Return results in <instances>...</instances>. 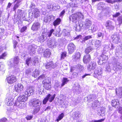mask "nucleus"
Instances as JSON below:
<instances>
[{
    "label": "nucleus",
    "mask_w": 122,
    "mask_h": 122,
    "mask_svg": "<svg viewBox=\"0 0 122 122\" xmlns=\"http://www.w3.org/2000/svg\"><path fill=\"white\" fill-rule=\"evenodd\" d=\"M26 95H22L19 96L17 99L18 101L15 103V105L20 108H23L25 106V103L28 100L29 97Z\"/></svg>",
    "instance_id": "nucleus-1"
},
{
    "label": "nucleus",
    "mask_w": 122,
    "mask_h": 122,
    "mask_svg": "<svg viewBox=\"0 0 122 122\" xmlns=\"http://www.w3.org/2000/svg\"><path fill=\"white\" fill-rule=\"evenodd\" d=\"M43 87L46 90L50 91L52 88L51 80L49 77H47L43 80L42 82Z\"/></svg>",
    "instance_id": "nucleus-2"
},
{
    "label": "nucleus",
    "mask_w": 122,
    "mask_h": 122,
    "mask_svg": "<svg viewBox=\"0 0 122 122\" xmlns=\"http://www.w3.org/2000/svg\"><path fill=\"white\" fill-rule=\"evenodd\" d=\"M35 6L34 4H31L30 6V8L31 13L34 18H37L40 15V11L39 9L37 8H33V6Z\"/></svg>",
    "instance_id": "nucleus-3"
},
{
    "label": "nucleus",
    "mask_w": 122,
    "mask_h": 122,
    "mask_svg": "<svg viewBox=\"0 0 122 122\" xmlns=\"http://www.w3.org/2000/svg\"><path fill=\"white\" fill-rule=\"evenodd\" d=\"M51 96V95L50 94H48L46 96V97L44 98L42 101L43 104H46L48 100L50 102H52L55 98L56 94H54L50 98Z\"/></svg>",
    "instance_id": "nucleus-4"
},
{
    "label": "nucleus",
    "mask_w": 122,
    "mask_h": 122,
    "mask_svg": "<svg viewBox=\"0 0 122 122\" xmlns=\"http://www.w3.org/2000/svg\"><path fill=\"white\" fill-rule=\"evenodd\" d=\"M67 48L69 54H71L76 50V46L73 43H71L68 45Z\"/></svg>",
    "instance_id": "nucleus-5"
},
{
    "label": "nucleus",
    "mask_w": 122,
    "mask_h": 122,
    "mask_svg": "<svg viewBox=\"0 0 122 122\" xmlns=\"http://www.w3.org/2000/svg\"><path fill=\"white\" fill-rule=\"evenodd\" d=\"M81 14L79 12H77L72 14L70 16V19L72 21H74L78 19H79L81 17Z\"/></svg>",
    "instance_id": "nucleus-6"
},
{
    "label": "nucleus",
    "mask_w": 122,
    "mask_h": 122,
    "mask_svg": "<svg viewBox=\"0 0 122 122\" xmlns=\"http://www.w3.org/2000/svg\"><path fill=\"white\" fill-rule=\"evenodd\" d=\"M40 23L38 22H35L33 23L31 29L34 31H37L40 28Z\"/></svg>",
    "instance_id": "nucleus-7"
},
{
    "label": "nucleus",
    "mask_w": 122,
    "mask_h": 122,
    "mask_svg": "<svg viewBox=\"0 0 122 122\" xmlns=\"http://www.w3.org/2000/svg\"><path fill=\"white\" fill-rule=\"evenodd\" d=\"M97 66L96 63L94 61H91L87 66V69L90 71L96 69Z\"/></svg>",
    "instance_id": "nucleus-8"
},
{
    "label": "nucleus",
    "mask_w": 122,
    "mask_h": 122,
    "mask_svg": "<svg viewBox=\"0 0 122 122\" xmlns=\"http://www.w3.org/2000/svg\"><path fill=\"white\" fill-rule=\"evenodd\" d=\"M24 86L21 83L16 84L14 86V90L17 92H19L23 90Z\"/></svg>",
    "instance_id": "nucleus-9"
},
{
    "label": "nucleus",
    "mask_w": 122,
    "mask_h": 122,
    "mask_svg": "<svg viewBox=\"0 0 122 122\" xmlns=\"http://www.w3.org/2000/svg\"><path fill=\"white\" fill-rule=\"evenodd\" d=\"M34 90L33 89L32 86H28L25 91V94L28 96H29L31 94V93L34 92Z\"/></svg>",
    "instance_id": "nucleus-10"
},
{
    "label": "nucleus",
    "mask_w": 122,
    "mask_h": 122,
    "mask_svg": "<svg viewBox=\"0 0 122 122\" xmlns=\"http://www.w3.org/2000/svg\"><path fill=\"white\" fill-rule=\"evenodd\" d=\"M91 60V57L90 54H86L83 57V63L85 64H87Z\"/></svg>",
    "instance_id": "nucleus-11"
},
{
    "label": "nucleus",
    "mask_w": 122,
    "mask_h": 122,
    "mask_svg": "<svg viewBox=\"0 0 122 122\" xmlns=\"http://www.w3.org/2000/svg\"><path fill=\"white\" fill-rule=\"evenodd\" d=\"M31 103L33 107H37L40 106L41 102L38 99H34L32 101Z\"/></svg>",
    "instance_id": "nucleus-12"
},
{
    "label": "nucleus",
    "mask_w": 122,
    "mask_h": 122,
    "mask_svg": "<svg viewBox=\"0 0 122 122\" xmlns=\"http://www.w3.org/2000/svg\"><path fill=\"white\" fill-rule=\"evenodd\" d=\"M6 80L8 83L10 84L15 83L17 81L16 77H7Z\"/></svg>",
    "instance_id": "nucleus-13"
},
{
    "label": "nucleus",
    "mask_w": 122,
    "mask_h": 122,
    "mask_svg": "<svg viewBox=\"0 0 122 122\" xmlns=\"http://www.w3.org/2000/svg\"><path fill=\"white\" fill-rule=\"evenodd\" d=\"M81 56V54L80 52H76L72 56V59L74 61H77L80 59Z\"/></svg>",
    "instance_id": "nucleus-14"
},
{
    "label": "nucleus",
    "mask_w": 122,
    "mask_h": 122,
    "mask_svg": "<svg viewBox=\"0 0 122 122\" xmlns=\"http://www.w3.org/2000/svg\"><path fill=\"white\" fill-rule=\"evenodd\" d=\"M51 53L50 50L48 49H46L43 53V56L45 58H49L51 55Z\"/></svg>",
    "instance_id": "nucleus-15"
},
{
    "label": "nucleus",
    "mask_w": 122,
    "mask_h": 122,
    "mask_svg": "<svg viewBox=\"0 0 122 122\" xmlns=\"http://www.w3.org/2000/svg\"><path fill=\"white\" fill-rule=\"evenodd\" d=\"M80 114L79 112L76 111L72 114L71 117L72 118L73 120H76L79 117Z\"/></svg>",
    "instance_id": "nucleus-16"
},
{
    "label": "nucleus",
    "mask_w": 122,
    "mask_h": 122,
    "mask_svg": "<svg viewBox=\"0 0 122 122\" xmlns=\"http://www.w3.org/2000/svg\"><path fill=\"white\" fill-rule=\"evenodd\" d=\"M106 58V56L104 55H102V56L98 57V59L99 60L98 61V63L99 65H101L104 63L103 62V61H105Z\"/></svg>",
    "instance_id": "nucleus-17"
},
{
    "label": "nucleus",
    "mask_w": 122,
    "mask_h": 122,
    "mask_svg": "<svg viewBox=\"0 0 122 122\" xmlns=\"http://www.w3.org/2000/svg\"><path fill=\"white\" fill-rule=\"evenodd\" d=\"M48 46L51 48L56 47L57 46V43L55 41H50L48 43Z\"/></svg>",
    "instance_id": "nucleus-18"
},
{
    "label": "nucleus",
    "mask_w": 122,
    "mask_h": 122,
    "mask_svg": "<svg viewBox=\"0 0 122 122\" xmlns=\"http://www.w3.org/2000/svg\"><path fill=\"white\" fill-rule=\"evenodd\" d=\"M61 20L59 18H57L53 22V24L55 27L59 25L60 24Z\"/></svg>",
    "instance_id": "nucleus-19"
},
{
    "label": "nucleus",
    "mask_w": 122,
    "mask_h": 122,
    "mask_svg": "<svg viewBox=\"0 0 122 122\" xmlns=\"http://www.w3.org/2000/svg\"><path fill=\"white\" fill-rule=\"evenodd\" d=\"M119 103V102L117 99H114L112 100L111 104L113 107H115L118 105Z\"/></svg>",
    "instance_id": "nucleus-20"
},
{
    "label": "nucleus",
    "mask_w": 122,
    "mask_h": 122,
    "mask_svg": "<svg viewBox=\"0 0 122 122\" xmlns=\"http://www.w3.org/2000/svg\"><path fill=\"white\" fill-rule=\"evenodd\" d=\"M69 80H68L67 78L63 77V78L62 81V83L61 85V87H62L64 86L65 84H66L68 83Z\"/></svg>",
    "instance_id": "nucleus-21"
},
{
    "label": "nucleus",
    "mask_w": 122,
    "mask_h": 122,
    "mask_svg": "<svg viewBox=\"0 0 122 122\" xmlns=\"http://www.w3.org/2000/svg\"><path fill=\"white\" fill-rule=\"evenodd\" d=\"M93 50V49L91 46H89L87 47L85 49L84 52L86 54H89Z\"/></svg>",
    "instance_id": "nucleus-22"
},
{
    "label": "nucleus",
    "mask_w": 122,
    "mask_h": 122,
    "mask_svg": "<svg viewBox=\"0 0 122 122\" xmlns=\"http://www.w3.org/2000/svg\"><path fill=\"white\" fill-rule=\"evenodd\" d=\"M64 116V113L63 112L61 113L57 117L56 120L55 121L57 122H59V121L62 119Z\"/></svg>",
    "instance_id": "nucleus-23"
},
{
    "label": "nucleus",
    "mask_w": 122,
    "mask_h": 122,
    "mask_svg": "<svg viewBox=\"0 0 122 122\" xmlns=\"http://www.w3.org/2000/svg\"><path fill=\"white\" fill-rule=\"evenodd\" d=\"M54 65V64L52 61L49 62L45 66L46 69H48L52 67Z\"/></svg>",
    "instance_id": "nucleus-24"
},
{
    "label": "nucleus",
    "mask_w": 122,
    "mask_h": 122,
    "mask_svg": "<svg viewBox=\"0 0 122 122\" xmlns=\"http://www.w3.org/2000/svg\"><path fill=\"white\" fill-rule=\"evenodd\" d=\"M45 38L44 35H42L39 37L37 40L40 43L43 42L45 41Z\"/></svg>",
    "instance_id": "nucleus-25"
},
{
    "label": "nucleus",
    "mask_w": 122,
    "mask_h": 122,
    "mask_svg": "<svg viewBox=\"0 0 122 122\" xmlns=\"http://www.w3.org/2000/svg\"><path fill=\"white\" fill-rule=\"evenodd\" d=\"M92 22L89 20H87L85 24V26L87 28H89L92 25Z\"/></svg>",
    "instance_id": "nucleus-26"
},
{
    "label": "nucleus",
    "mask_w": 122,
    "mask_h": 122,
    "mask_svg": "<svg viewBox=\"0 0 122 122\" xmlns=\"http://www.w3.org/2000/svg\"><path fill=\"white\" fill-rule=\"evenodd\" d=\"M106 6L105 4L103 3L99 4L98 5L97 9L98 10L104 9Z\"/></svg>",
    "instance_id": "nucleus-27"
},
{
    "label": "nucleus",
    "mask_w": 122,
    "mask_h": 122,
    "mask_svg": "<svg viewBox=\"0 0 122 122\" xmlns=\"http://www.w3.org/2000/svg\"><path fill=\"white\" fill-rule=\"evenodd\" d=\"M67 53L66 51H64L62 52L61 55V59H63L67 56Z\"/></svg>",
    "instance_id": "nucleus-28"
},
{
    "label": "nucleus",
    "mask_w": 122,
    "mask_h": 122,
    "mask_svg": "<svg viewBox=\"0 0 122 122\" xmlns=\"http://www.w3.org/2000/svg\"><path fill=\"white\" fill-rule=\"evenodd\" d=\"M54 31V30L52 29L50 30V31L48 32L47 34L46 35V37H50L51 36L53 32Z\"/></svg>",
    "instance_id": "nucleus-29"
},
{
    "label": "nucleus",
    "mask_w": 122,
    "mask_h": 122,
    "mask_svg": "<svg viewBox=\"0 0 122 122\" xmlns=\"http://www.w3.org/2000/svg\"><path fill=\"white\" fill-rule=\"evenodd\" d=\"M35 107V108L33 111V112L34 114L37 113L40 111L41 108L40 106Z\"/></svg>",
    "instance_id": "nucleus-30"
},
{
    "label": "nucleus",
    "mask_w": 122,
    "mask_h": 122,
    "mask_svg": "<svg viewBox=\"0 0 122 122\" xmlns=\"http://www.w3.org/2000/svg\"><path fill=\"white\" fill-rule=\"evenodd\" d=\"M20 1L17 2L16 4H15L13 8V10L15 12L16 9L18 8L19 6V5L18 3L20 2Z\"/></svg>",
    "instance_id": "nucleus-31"
},
{
    "label": "nucleus",
    "mask_w": 122,
    "mask_h": 122,
    "mask_svg": "<svg viewBox=\"0 0 122 122\" xmlns=\"http://www.w3.org/2000/svg\"><path fill=\"white\" fill-rule=\"evenodd\" d=\"M92 36H85L84 37L82 40V41L84 42L86 41L89 39L92 38Z\"/></svg>",
    "instance_id": "nucleus-32"
},
{
    "label": "nucleus",
    "mask_w": 122,
    "mask_h": 122,
    "mask_svg": "<svg viewBox=\"0 0 122 122\" xmlns=\"http://www.w3.org/2000/svg\"><path fill=\"white\" fill-rule=\"evenodd\" d=\"M31 57H28L25 60V63L27 65V66H28L30 62H31Z\"/></svg>",
    "instance_id": "nucleus-33"
},
{
    "label": "nucleus",
    "mask_w": 122,
    "mask_h": 122,
    "mask_svg": "<svg viewBox=\"0 0 122 122\" xmlns=\"http://www.w3.org/2000/svg\"><path fill=\"white\" fill-rule=\"evenodd\" d=\"M40 72L38 70L36 69L33 72L34 76H38L39 75Z\"/></svg>",
    "instance_id": "nucleus-34"
},
{
    "label": "nucleus",
    "mask_w": 122,
    "mask_h": 122,
    "mask_svg": "<svg viewBox=\"0 0 122 122\" xmlns=\"http://www.w3.org/2000/svg\"><path fill=\"white\" fill-rule=\"evenodd\" d=\"M27 27L26 26H24L22 27L20 30V32L21 33L27 30Z\"/></svg>",
    "instance_id": "nucleus-35"
},
{
    "label": "nucleus",
    "mask_w": 122,
    "mask_h": 122,
    "mask_svg": "<svg viewBox=\"0 0 122 122\" xmlns=\"http://www.w3.org/2000/svg\"><path fill=\"white\" fill-rule=\"evenodd\" d=\"M18 44V42L16 40H15L13 41V47L15 49L16 48Z\"/></svg>",
    "instance_id": "nucleus-36"
},
{
    "label": "nucleus",
    "mask_w": 122,
    "mask_h": 122,
    "mask_svg": "<svg viewBox=\"0 0 122 122\" xmlns=\"http://www.w3.org/2000/svg\"><path fill=\"white\" fill-rule=\"evenodd\" d=\"M7 54L5 52L3 53L0 55V59H4V58L6 56Z\"/></svg>",
    "instance_id": "nucleus-37"
},
{
    "label": "nucleus",
    "mask_w": 122,
    "mask_h": 122,
    "mask_svg": "<svg viewBox=\"0 0 122 122\" xmlns=\"http://www.w3.org/2000/svg\"><path fill=\"white\" fill-rule=\"evenodd\" d=\"M32 115H28L26 116L25 117V118L27 120H29L32 119Z\"/></svg>",
    "instance_id": "nucleus-38"
},
{
    "label": "nucleus",
    "mask_w": 122,
    "mask_h": 122,
    "mask_svg": "<svg viewBox=\"0 0 122 122\" xmlns=\"http://www.w3.org/2000/svg\"><path fill=\"white\" fill-rule=\"evenodd\" d=\"M7 120V118L5 117H3L0 119V122H5Z\"/></svg>",
    "instance_id": "nucleus-39"
},
{
    "label": "nucleus",
    "mask_w": 122,
    "mask_h": 122,
    "mask_svg": "<svg viewBox=\"0 0 122 122\" xmlns=\"http://www.w3.org/2000/svg\"><path fill=\"white\" fill-rule=\"evenodd\" d=\"M78 68L80 70H82L84 69V67L83 66L80 64L78 65Z\"/></svg>",
    "instance_id": "nucleus-40"
},
{
    "label": "nucleus",
    "mask_w": 122,
    "mask_h": 122,
    "mask_svg": "<svg viewBox=\"0 0 122 122\" xmlns=\"http://www.w3.org/2000/svg\"><path fill=\"white\" fill-rule=\"evenodd\" d=\"M120 15V13L119 12L116 13L115 14L112 15L113 17L114 18Z\"/></svg>",
    "instance_id": "nucleus-41"
},
{
    "label": "nucleus",
    "mask_w": 122,
    "mask_h": 122,
    "mask_svg": "<svg viewBox=\"0 0 122 122\" xmlns=\"http://www.w3.org/2000/svg\"><path fill=\"white\" fill-rule=\"evenodd\" d=\"M31 73L29 69H27L26 70L25 72V74L27 75H28Z\"/></svg>",
    "instance_id": "nucleus-42"
},
{
    "label": "nucleus",
    "mask_w": 122,
    "mask_h": 122,
    "mask_svg": "<svg viewBox=\"0 0 122 122\" xmlns=\"http://www.w3.org/2000/svg\"><path fill=\"white\" fill-rule=\"evenodd\" d=\"M95 46L97 47H99L100 45V42L99 41L96 42L95 44Z\"/></svg>",
    "instance_id": "nucleus-43"
},
{
    "label": "nucleus",
    "mask_w": 122,
    "mask_h": 122,
    "mask_svg": "<svg viewBox=\"0 0 122 122\" xmlns=\"http://www.w3.org/2000/svg\"><path fill=\"white\" fill-rule=\"evenodd\" d=\"M107 2L111 4L115 3V0H107Z\"/></svg>",
    "instance_id": "nucleus-44"
},
{
    "label": "nucleus",
    "mask_w": 122,
    "mask_h": 122,
    "mask_svg": "<svg viewBox=\"0 0 122 122\" xmlns=\"http://www.w3.org/2000/svg\"><path fill=\"white\" fill-rule=\"evenodd\" d=\"M118 112L122 115V107H120L118 110Z\"/></svg>",
    "instance_id": "nucleus-45"
},
{
    "label": "nucleus",
    "mask_w": 122,
    "mask_h": 122,
    "mask_svg": "<svg viewBox=\"0 0 122 122\" xmlns=\"http://www.w3.org/2000/svg\"><path fill=\"white\" fill-rule=\"evenodd\" d=\"M104 119V118H103L97 120H95L94 121V122H102L103 121Z\"/></svg>",
    "instance_id": "nucleus-46"
},
{
    "label": "nucleus",
    "mask_w": 122,
    "mask_h": 122,
    "mask_svg": "<svg viewBox=\"0 0 122 122\" xmlns=\"http://www.w3.org/2000/svg\"><path fill=\"white\" fill-rule=\"evenodd\" d=\"M59 86V83L58 82H56L55 83L54 85V86L55 88H57Z\"/></svg>",
    "instance_id": "nucleus-47"
},
{
    "label": "nucleus",
    "mask_w": 122,
    "mask_h": 122,
    "mask_svg": "<svg viewBox=\"0 0 122 122\" xmlns=\"http://www.w3.org/2000/svg\"><path fill=\"white\" fill-rule=\"evenodd\" d=\"M38 60L37 59H35L33 61V63L34 65H35L37 63H38Z\"/></svg>",
    "instance_id": "nucleus-48"
},
{
    "label": "nucleus",
    "mask_w": 122,
    "mask_h": 122,
    "mask_svg": "<svg viewBox=\"0 0 122 122\" xmlns=\"http://www.w3.org/2000/svg\"><path fill=\"white\" fill-rule=\"evenodd\" d=\"M65 12V11L64 10H63L61 12L60 14V16H62L63 14H64Z\"/></svg>",
    "instance_id": "nucleus-49"
},
{
    "label": "nucleus",
    "mask_w": 122,
    "mask_h": 122,
    "mask_svg": "<svg viewBox=\"0 0 122 122\" xmlns=\"http://www.w3.org/2000/svg\"><path fill=\"white\" fill-rule=\"evenodd\" d=\"M12 4L10 2H9L8 3V5L7 6V8H10V6H11Z\"/></svg>",
    "instance_id": "nucleus-50"
},
{
    "label": "nucleus",
    "mask_w": 122,
    "mask_h": 122,
    "mask_svg": "<svg viewBox=\"0 0 122 122\" xmlns=\"http://www.w3.org/2000/svg\"><path fill=\"white\" fill-rule=\"evenodd\" d=\"M81 37V35H79L77 36L75 38V39H78L79 38Z\"/></svg>",
    "instance_id": "nucleus-51"
},
{
    "label": "nucleus",
    "mask_w": 122,
    "mask_h": 122,
    "mask_svg": "<svg viewBox=\"0 0 122 122\" xmlns=\"http://www.w3.org/2000/svg\"><path fill=\"white\" fill-rule=\"evenodd\" d=\"M7 103L8 105L10 106L12 105V102H10L9 101H8L7 102Z\"/></svg>",
    "instance_id": "nucleus-52"
},
{
    "label": "nucleus",
    "mask_w": 122,
    "mask_h": 122,
    "mask_svg": "<svg viewBox=\"0 0 122 122\" xmlns=\"http://www.w3.org/2000/svg\"><path fill=\"white\" fill-rule=\"evenodd\" d=\"M102 34L101 32H99L98 33L97 35L98 37H101L102 36Z\"/></svg>",
    "instance_id": "nucleus-53"
},
{
    "label": "nucleus",
    "mask_w": 122,
    "mask_h": 122,
    "mask_svg": "<svg viewBox=\"0 0 122 122\" xmlns=\"http://www.w3.org/2000/svg\"><path fill=\"white\" fill-rule=\"evenodd\" d=\"M51 109L50 107L48 106L47 107L46 109H45V111H46L48 109Z\"/></svg>",
    "instance_id": "nucleus-54"
},
{
    "label": "nucleus",
    "mask_w": 122,
    "mask_h": 122,
    "mask_svg": "<svg viewBox=\"0 0 122 122\" xmlns=\"http://www.w3.org/2000/svg\"><path fill=\"white\" fill-rule=\"evenodd\" d=\"M15 59L16 60H19V58L18 56H16L15 57Z\"/></svg>",
    "instance_id": "nucleus-55"
},
{
    "label": "nucleus",
    "mask_w": 122,
    "mask_h": 122,
    "mask_svg": "<svg viewBox=\"0 0 122 122\" xmlns=\"http://www.w3.org/2000/svg\"><path fill=\"white\" fill-rule=\"evenodd\" d=\"M90 74H85L83 76H90Z\"/></svg>",
    "instance_id": "nucleus-56"
},
{
    "label": "nucleus",
    "mask_w": 122,
    "mask_h": 122,
    "mask_svg": "<svg viewBox=\"0 0 122 122\" xmlns=\"http://www.w3.org/2000/svg\"><path fill=\"white\" fill-rule=\"evenodd\" d=\"M101 0H92V2H95L96 1H98Z\"/></svg>",
    "instance_id": "nucleus-57"
},
{
    "label": "nucleus",
    "mask_w": 122,
    "mask_h": 122,
    "mask_svg": "<svg viewBox=\"0 0 122 122\" xmlns=\"http://www.w3.org/2000/svg\"><path fill=\"white\" fill-rule=\"evenodd\" d=\"M115 2H121L122 1V0H115Z\"/></svg>",
    "instance_id": "nucleus-58"
},
{
    "label": "nucleus",
    "mask_w": 122,
    "mask_h": 122,
    "mask_svg": "<svg viewBox=\"0 0 122 122\" xmlns=\"http://www.w3.org/2000/svg\"><path fill=\"white\" fill-rule=\"evenodd\" d=\"M96 103L95 102H94L92 104V106H93V105H95V107H97V106L96 105Z\"/></svg>",
    "instance_id": "nucleus-59"
},
{
    "label": "nucleus",
    "mask_w": 122,
    "mask_h": 122,
    "mask_svg": "<svg viewBox=\"0 0 122 122\" xmlns=\"http://www.w3.org/2000/svg\"><path fill=\"white\" fill-rule=\"evenodd\" d=\"M40 122H45V120L43 119H41L40 121Z\"/></svg>",
    "instance_id": "nucleus-60"
},
{
    "label": "nucleus",
    "mask_w": 122,
    "mask_h": 122,
    "mask_svg": "<svg viewBox=\"0 0 122 122\" xmlns=\"http://www.w3.org/2000/svg\"><path fill=\"white\" fill-rule=\"evenodd\" d=\"M21 11H22V10H21L18 9V12L19 11L20 12H21Z\"/></svg>",
    "instance_id": "nucleus-61"
},
{
    "label": "nucleus",
    "mask_w": 122,
    "mask_h": 122,
    "mask_svg": "<svg viewBox=\"0 0 122 122\" xmlns=\"http://www.w3.org/2000/svg\"><path fill=\"white\" fill-rule=\"evenodd\" d=\"M73 71V69L72 68H71L70 70V71L71 72H72Z\"/></svg>",
    "instance_id": "nucleus-62"
},
{
    "label": "nucleus",
    "mask_w": 122,
    "mask_h": 122,
    "mask_svg": "<svg viewBox=\"0 0 122 122\" xmlns=\"http://www.w3.org/2000/svg\"><path fill=\"white\" fill-rule=\"evenodd\" d=\"M15 36L17 37V38H19V37L18 36Z\"/></svg>",
    "instance_id": "nucleus-63"
},
{
    "label": "nucleus",
    "mask_w": 122,
    "mask_h": 122,
    "mask_svg": "<svg viewBox=\"0 0 122 122\" xmlns=\"http://www.w3.org/2000/svg\"><path fill=\"white\" fill-rule=\"evenodd\" d=\"M120 118L122 119V115L120 117Z\"/></svg>",
    "instance_id": "nucleus-64"
}]
</instances>
